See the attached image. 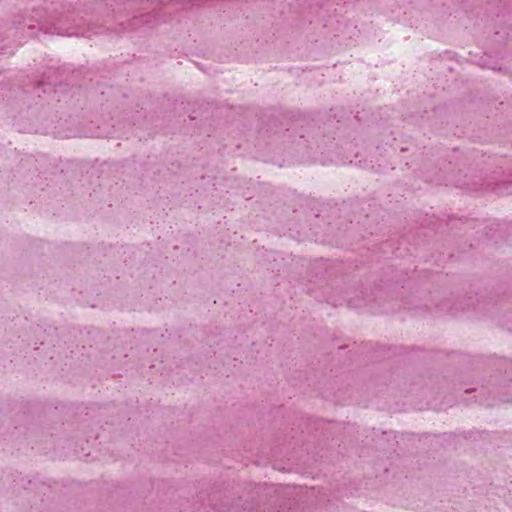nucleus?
<instances>
[{"label":"nucleus","instance_id":"obj_1","mask_svg":"<svg viewBox=\"0 0 512 512\" xmlns=\"http://www.w3.org/2000/svg\"><path fill=\"white\" fill-rule=\"evenodd\" d=\"M56 133L61 135V136H64V137H68L69 136L68 134H63L61 131H57Z\"/></svg>","mask_w":512,"mask_h":512}]
</instances>
